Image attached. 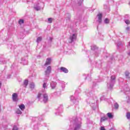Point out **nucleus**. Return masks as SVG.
<instances>
[{"instance_id":"2","label":"nucleus","mask_w":130,"mask_h":130,"mask_svg":"<svg viewBox=\"0 0 130 130\" xmlns=\"http://www.w3.org/2000/svg\"><path fill=\"white\" fill-rule=\"evenodd\" d=\"M77 35L76 34H74L72 35H71L69 38V43H73L74 41H76L77 39Z\"/></svg>"},{"instance_id":"29","label":"nucleus","mask_w":130,"mask_h":130,"mask_svg":"<svg viewBox=\"0 0 130 130\" xmlns=\"http://www.w3.org/2000/svg\"><path fill=\"white\" fill-rule=\"evenodd\" d=\"M12 130H18V127H17L16 126H14Z\"/></svg>"},{"instance_id":"19","label":"nucleus","mask_w":130,"mask_h":130,"mask_svg":"<svg viewBox=\"0 0 130 130\" xmlns=\"http://www.w3.org/2000/svg\"><path fill=\"white\" fill-rule=\"evenodd\" d=\"M126 117H127V119H130V112H129L126 113Z\"/></svg>"},{"instance_id":"28","label":"nucleus","mask_w":130,"mask_h":130,"mask_svg":"<svg viewBox=\"0 0 130 130\" xmlns=\"http://www.w3.org/2000/svg\"><path fill=\"white\" fill-rule=\"evenodd\" d=\"M125 23L126 24H127V25H128V24H129L130 21H129V20H125Z\"/></svg>"},{"instance_id":"33","label":"nucleus","mask_w":130,"mask_h":130,"mask_svg":"<svg viewBox=\"0 0 130 130\" xmlns=\"http://www.w3.org/2000/svg\"><path fill=\"white\" fill-rule=\"evenodd\" d=\"M126 30H127V31H128L129 30V27H126Z\"/></svg>"},{"instance_id":"17","label":"nucleus","mask_w":130,"mask_h":130,"mask_svg":"<svg viewBox=\"0 0 130 130\" xmlns=\"http://www.w3.org/2000/svg\"><path fill=\"white\" fill-rule=\"evenodd\" d=\"M30 89H34L35 87V84H34V83H31L30 84V86H29Z\"/></svg>"},{"instance_id":"30","label":"nucleus","mask_w":130,"mask_h":130,"mask_svg":"<svg viewBox=\"0 0 130 130\" xmlns=\"http://www.w3.org/2000/svg\"><path fill=\"white\" fill-rule=\"evenodd\" d=\"M101 130H106V129H105V128H104V127L101 126Z\"/></svg>"},{"instance_id":"20","label":"nucleus","mask_w":130,"mask_h":130,"mask_svg":"<svg viewBox=\"0 0 130 130\" xmlns=\"http://www.w3.org/2000/svg\"><path fill=\"white\" fill-rule=\"evenodd\" d=\"M114 107L116 109H118V107H119V106L118 105V104L116 103L115 104H114Z\"/></svg>"},{"instance_id":"15","label":"nucleus","mask_w":130,"mask_h":130,"mask_svg":"<svg viewBox=\"0 0 130 130\" xmlns=\"http://www.w3.org/2000/svg\"><path fill=\"white\" fill-rule=\"evenodd\" d=\"M91 50H96V49H98V47L95 45H93L91 46Z\"/></svg>"},{"instance_id":"12","label":"nucleus","mask_w":130,"mask_h":130,"mask_svg":"<svg viewBox=\"0 0 130 130\" xmlns=\"http://www.w3.org/2000/svg\"><path fill=\"white\" fill-rule=\"evenodd\" d=\"M107 119H108V118L106 116H104L101 118V122H103V121H105Z\"/></svg>"},{"instance_id":"21","label":"nucleus","mask_w":130,"mask_h":130,"mask_svg":"<svg viewBox=\"0 0 130 130\" xmlns=\"http://www.w3.org/2000/svg\"><path fill=\"white\" fill-rule=\"evenodd\" d=\"M43 88H44V89H46V88H47V83H44V84H43Z\"/></svg>"},{"instance_id":"13","label":"nucleus","mask_w":130,"mask_h":130,"mask_svg":"<svg viewBox=\"0 0 130 130\" xmlns=\"http://www.w3.org/2000/svg\"><path fill=\"white\" fill-rule=\"evenodd\" d=\"M29 83V81L27 80H25L24 81L23 83V86L24 88H27V86H28V83Z\"/></svg>"},{"instance_id":"8","label":"nucleus","mask_w":130,"mask_h":130,"mask_svg":"<svg viewBox=\"0 0 130 130\" xmlns=\"http://www.w3.org/2000/svg\"><path fill=\"white\" fill-rule=\"evenodd\" d=\"M43 101L44 103H46V102L48 101V95L46 93L43 94Z\"/></svg>"},{"instance_id":"10","label":"nucleus","mask_w":130,"mask_h":130,"mask_svg":"<svg viewBox=\"0 0 130 130\" xmlns=\"http://www.w3.org/2000/svg\"><path fill=\"white\" fill-rule=\"evenodd\" d=\"M50 87L52 89H55V87H56V82L52 81L50 83Z\"/></svg>"},{"instance_id":"31","label":"nucleus","mask_w":130,"mask_h":130,"mask_svg":"<svg viewBox=\"0 0 130 130\" xmlns=\"http://www.w3.org/2000/svg\"><path fill=\"white\" fill-rule=\"evenodd\" d=\"M127 103H129L130 104V99H128V100L127 101Z\"/></svg>"},{"instance_id":"32","label":"nucleus","mask_w":130,"mask_h":130,"mask_svg":"<svg viewBox=\"0 0 130 130\" xmlns=\"http://www.w3.org/2000/svg\"><path fill=\"white\" fill-rule=\"evenodd\" d=\"M125 18H128V15L126 14L125 15Z\"/></svg>"},{"instance_id":"16","label":"nucleus","mask_w":130,"mask_h":130,"mask_svg":"<svg viewBox=\"0 0 130 130\" xmlns=\"http://www.w3.org/2000/svg\"><path fill=\"white\" fill-rule=\"evenodd\" d=\"M42 37H39L37 39V42L38 43H39V42H40L41 41H42Z\"/></svg>"},{"instance_id":"14","label":"nucleus","mask_w":130,"mask_h":130,"mask_svg":"<svg viewBox=\"0 0 130 130\" xmlns=\"http://www.w3.org/2000/svg\"><path fill=\"white\" fill-rule=\"evenodd\" d=\"M107 115L108 117H109V118H110V119L113 118V115H112L111 113H108L107 114Z\"/></svg>"},{"instance_id":"11","label":"nucleus","mask_w":130,"mask_h":130,"mask_svg":"<svg viewBox=\"0 0 130 130\" xmlns=\"http://www.w3.org/2000/svg\"><path fill=\"white\" fill-rule=\"evenodd\" d=\"M18 106L20 109H21V110H22V111L25 110V105L22 104L21 105H19Z\"/></svg>"},{"instance_id":"27","label":"nucleus","mask_w":130,"mask_h":130,"mask_svg":"<svg viewBox=\"0 0 130 130\" xmlns=\"http://www.w3.org/2000/svg\"><path fill=\"white\" fill-rule=\"evenodd\" d=\"M125 75L126 77H128V76L129 75V72H128V71H126L125 72Z\"/></svg>"},{"instance_id":"23","label":"nucleus","mask_w":130,"mask_h":130,"mask_svg":"<svg viewBox=\"0 0 130 130\" xmlns=\"http://www.w3.org/2000/svg\"><path fill=\"white\" fill-rule=\"evenodd\" d=\"M19 24L21 25V24H24V20L23 19H20L19 21Z\"/></svg>"},{"instance_id":"22","label":"nucleus","mask_w":130,"mask_h":130,"mask_svg":"<svg viewBox=\"0 0 130 130\" xmlns=\"http://www.w3.org/2000/svg\"><path fill=\"white\" fill-rule=\"evenodd\" d=\"M35 9V10H36V11H40V7L39 6H36V7H35L34 8Z\"/></svg>"},{"instance_id":"7","label":"nucleus","mask_w":130,"mask_h":130,"mask_svg":"<svg viewBox=\"0 0 130 130\" xmlns=\"http://www.w3.org/2000/svg\"><path fill=\"white\" fill-rule=\"evenodd\" d=\"M60 70L61 72L64 73L65 74H68V73H69V70L64 67L60 68Z\"/></svg>"},{"instance_id":"34","label":"nucleus","mask_w":130,"mask_h":130,"mask_svg":"<svg viewBox=\"0 0 130 130\" xmlns=\"http://www.w3.org/2000/svg\"><path fill=\"white\" fill-rule=\"evenodd\" d=\"M50 40L51 41H52V38H50Z\"/></svg>"},{"instance_id":"3","label":"nucleus","mask_w":130,"mask_h":130,"mask_svg":"<svg viewBox=\"0 0 130 130\" xmlns=\"http://www.w3.org/2000/svg\"><path fill=\"white\" fill-rule=\"evenodd\" d=\"M115 76L112 75L111 76V83L112 84H109L108 83V86L110 87V88H112L113 87V81H115Z\"/></svg>"},{"instance_id":"26","label":"nucleus","mask_w":130,"mask_h":130,"mask_svg":"<svg viewBox=\"0 0 130 130\" xmlns=\"http://www.w3.org/2000/svg\"><path fill=\"white\" fill-rule=\"evenodd\" d=\"M48 21L49 23H52V18H48Z\"/></svg>"},{"instance_id":"25","label":"nucleus","mask_w":130,"mask_h":130,"mask_svg":"<svg viewBox=\"0 0 130 130\" xmlns=\"http://www.w3.org/2000/svg\"><path fill=\"white\" fill-rule=\"evenodd\" d=\"M105 23L106 24H108L109 23V19H107V18H106L105 19Z\"/></svg>"},{"instance_id":"9","label":"nucleus","mask_w":130,"mask_h":130,"mask_svg":"<svg viewBox=\"0 0 130 130\" xmlns=\"http://www.w3.org/2000/svg\"><path fill=\"white\" fill-rule=\"evenodd\" d=\"M98 18L99 23H100V24L102 22V14L100 13L98 14Z\"/></svg>"},{"instance_id":"1","label":"nucleus","mask_w":130,"mask_h":130,"mask_svg":"<svg viewBox=\"0 0 130 130\" xmlns=\"http://www.w3.org/2000/svg\"><path fill=\"white\" fill-rule=\"evenodd\" d=\"M74 125H75V127L74 128V130H79L80 128H81V124H82V123L81 122H79L78 121V119L76 118L75 120L74 121Z\"/></svg>"},{"instance_id":"4","label":"nucleus","mask_w":130,"mask_h":130,"mask_svg":"<svg viewBox=\"0 0 130 130\" xmlns=\"http://www.w3.org/2000/svg\"><path fill=\"white\" fill-rule=\"evenodd\" d=\"M51 73V66H48L45 71V75L47 77H49V74Z\"/></svg>"},{"instance_id":"18","label":"nucleus","mask_w":130,"mask_h":130,"mask_svg":"<svg viewBox=\"0 0 130 130\" xmlns=\"http://www.w3.org/2000/svg\"><path fill=\"white\" fill-rule=\"evenodd\" d=\"M16 113H17V114H22V111L19 109H17L16 111Z\"/></svg>"},{"instance_id":"35","label":"nucleus","mask_w":130,"mask_h":130,"mask_svg":"<svg viewBox=\"0 0 130 130\" xmlns=\"http://www.w3.org/2000/svg\"><path fill=\"white\" fill-rule=\"evenodd\" d=\"M128 55H130V52H129V53H128Z\"/></svg>"},{"instance_id":"5","label":"nucleus","mask_w":130,"mask_h":130,"mask_svg":"<svg viewBox=\"0 0 130 130\" xmlns=\"http://www.w3.org/2000/svg\"><path fill=\"white\" fill-rule=\"evenodd\" d=\"M51 64V58H47L46 60V62L44 64L45 67L47 66H49V64Z\"/></svg>"},{"instance_id":"6","label":"nucleus","mask_w":130,"mask_h":130,"mask_svg":"<svg viewBox=\"0 0 130 130\" xmlns=\"http://www.w3.org/2000/svg\"><path fill=\"white\" fill-rule=\"evenodd\" d=\"M12 99H13V101H14L15 102H16V101H18V94L16 93H14L13 94Z\"/></svg>"},{"instance_id":"24","label":"nucleus","mask_w":130,"mask_h":130,"mask_svg":"<svg viewBox=\"0 0 130 130\" xmlns=\"http://www.w3.org/2000/svg\"><path fill=\"white\" fill-rule=\"evenodd\" d=\"M42 96V94L41 93H39L38 94V98L39 100H40V99H41V97Z\"/></svg>"}]
</instances>
